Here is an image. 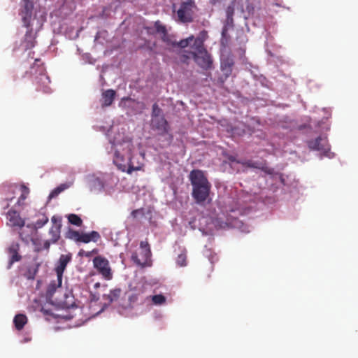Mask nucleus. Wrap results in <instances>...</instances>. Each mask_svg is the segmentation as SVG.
<instances>
[{
    "instance_id": "aec40b11",
    "label": "nucleus",
    "mask_w": 358,
    "mask_h": 358,
    "mask_svg": "<svg viewBox=\"0 0 358 358\" xmlns=\"http://www.w3.org/2000/svg\"><path fill=\"white\" fill-rule=\"evenodd\" d=\"M115 95H116L115 91L113 90H111V89L107 90L103 92L102 98H101L102 107L110 106L113 103V102L115 99Z\"/></svg>"
},
{
    "instance_id": "f3484780",
    "label": "nucleus",
    "mask_w": 358,
    "mask_h": 358,
    "mask_svg": "<svg viewBox=\"0 0 358 358\" xmlns=\"http://www.w3.org/2000/svg\"><path fill=\"white\" fill-rule=\"evenodd\" d=\"M9 224L11 227H22L24 225V220L22 219L17 211L15 210H9L6 214Z\"/></svg>"
},
{
    "instance_id": "20e7f679",
    "label": "nucleus",
    "mask_w": 358,
    "mask_h": 358,
    "mask_svg": "<svg viewBox=\"0 0 358 358\" xmlns=\"http://www.w3.org/2000/svg\"><path fill=\"white\" fill-rule=\"evenodd\" d=\"M131 148H129L127 157L117 150L115 152L113 162L117 166L118 169L122 171H126L127 173L131 174L134 171H140L142 165L134 166L132 162V157L131 155Z\"/></svg>"
},
{
    "instance_id": "f8f14e48",
    "label": "nucleus",
    "mask_w": 358,
    "mask_h": 358,
    "mask_svg": "<svg viewBox=\"0 0 358 358\" xmlns=\"http://www.w3.org/2000/svg\"><path fill=\"white\" fill-rule=\"evenodd\" d=\"M155 28L156 32L161 36V39L168 45L177 46L178 42L173 41L171 36L168 34L166 27L161 23L160 21L155 22Z\"/></svg>"
},
{
    "instance_id": "9b49d317",
    "label": "nucleus",
    "mask_w": 358,
    "mask_h": 358,
    "mask_svg": "<svg viewBox=\"0 0 358 358\" xmlns=\"http://www.w3.org/2000/svg\"><path fill=\"white\" fill-rule=\"evenodd\" d=\"M151 126L154 130H157L159 135L164 136L169 133V125L164 117L152 118Z\"/></svg>"
},
{
    "instance_id": "dca6fc26",
    "label": "nucleus",
    "mask_w": 358,
    "mask_h": 358,
    "mask_svg": "<svg viewBox=\"0 0 358 358\" xmlns=\"http://www.w3.org/2000/svg\"><path fill=\"white\" fill-rule=\"evenodd\" d=\"M240 163L244 166L257 169L268 174L273 173V169L267 166L266 163L264 161L256 162L252 160H245Z\"/></svg>"
},
{
    "instance_id": "a878e982",
    "label": "nucleus",
    "mask_w": 358,
    "mask_h": 358,
    "mask_svg": "<svg viewBox=\"0 0 358 358\" xmlns=\"http://www.w3.org/2000/svg\"><path fill=\"white\" fill-rule=\"evenodd\" d=\"M176 264L179 266H186L187 264V250L184 249L176 258Z\"/></svg>"
},
{
    "instance_id": "c85d7f7f",
    "label": "nucleus",
    "mask_w": 358,
    "mask_h": 358,
    "mask_svg": "<svg viewBox=\"0 0 358 358\" xmlns=\"http://www.w3.org/2000/svg\"><path fill=\"white\" fill-rule=\"evenodd\" d=\"M66 184H61L59 186L54 189L49 195L50 198H54L57 196L62 192L68 188Z\"/></svg>"
},
{
    "instance_id": "f257e3e1",
    "label": "nucleus",
    "mask_w": 358,
    "mask_h": 358,
    "mask_svg": "<svg viewBox=\"0 0 358 358\" xmlns=\"http://www.w3.org/2000/svg\"><path fill=\"white\" fill-rule=\"evenodd\" d=\"M207 38V31L203 30L196 38L191 35L187 38L180 40L177 43L178 47L184 49L189 46L191 49V50H184L182 51L180 55L182 62L187 63L188 60L193 59L195 63L201 69L205 70L212 69L213 59L204 45V42Z\"/></svg>"
},
{
    "instance_id": "9d476101",
    "label": "nucleus",
    "mask_w": 358,
    "mask_h": 358,
    "mask_svg": "<svg viewBox=\"0 0 358 358\" xmlns=\"http://www.w3.org/2000/svg\"><path fill=\"white\" fill-rule=\"evenodd\" d=\"M34 9V0H22L20 15L22 17L24 27H29L31 24Z\"/></svg>"
},
{
    "instance_id": "473e14b6",
    "label": "nucleus",
    "mask_w": 358,
    "mask_h": 358,
    "mask_svg": "<svg viewBox=\"0 0 358 358\" xmlns=\"http://www.w3.org/2000/svg\"><path fill=\"white\" fill-rule=\"evenodd\" d=\"M68 237L76 242H80L81 233L76 230H70L68 233Z\"/></svg>"
},
{
    "instance_id": "423d86ee",
    "label": "nucleus",
    "mask_w": 358,
    "mask_h": 358,
    "mask_svg": "<svg viewBox=\"0 0 358 358\" xmlns=\"http://www.w3.org/2000/svg\"><path fill=\"white\" fill-rule=\"evenodd\" d=\"M196 8L194 0L182 1L177 11L178 21L182 23L193 21L194 10Z\"/></svg>"
},
{
    "instance_id": "ea45409f",
    "label": "nucleus",
    "mask_w": 358,
    "mask_h": 358,
    "mask_svg": "<svg viewBox=\"0 0 358 358\" xmlns=\"http://www.w3.org/2000/svg\"><path fill=\"white\" fill-rule=\"evenodd\" d=\"M20 238L22 239V241H25V242H28V238H24L22 236V233L20 234Z\"/></svg>"
},
{
    "instance_id": "72a5a7b5",
    "label": "nucleus",
    "mask_w": 358,
    "mask_h": 358,
    "mask_svg": "<svg viewBox=\"0 0 358 358\" xmlns=\"http://www.w3.org/2000/svg\"><path fill=\"white\" fill-rule=\"evenodd\" d=\"M144 215V211H143V208H139V209H136V210H134L131 213V215L134 217V218H136L138 217V215Z\"/></svg>"
},
{
    "instance_id": "7c9ffc66",
    "label": "nucleus",
    "mask_w": 358,
    "mask_h": 358,
    "mask_svg": "<svg viewBox=\"0 0 358 358\" xmlns=\"http://www.w3.org/2000/svg\"><path fill=\"white\" fill-rule=\"evenodd\" d=\"M48 217L45 215H41V217H39L36 223H35V227L36 228H41L43 227L45 224H47L48 222Z\"/></svg>"
},
{
    "instance_id": "393cba45",
    "label": "nucleus",
    "mask_w": 358,
    "mask_h": 358,
    "mask_svg": "<svg viewBox=\"0 0 358 358\" xmlns=\"http://www.w3.org/2000/svg\"><path fill=\"white\" fill-rule=\"evenodd\" d=\"M138 301V294L136 293H132L128 296V302L126 303H121L120 305L124 308H132L134 306Z\"/></svg>"
},
{
    "instance_id": "39448f33",
    "label": "nucleus",
    "mask_w": 358,
    "mask_h": 358,
    "mask_svg": "<svg viewBox=\"0 0 358 358\" xmlns=\"http://www.w3.org/2000/svg\"><path fill=\"white\" fill-rule=\"evenodd\" d=\"M140 248L141 250L140 256L136 252L132 253L131 257L132 262L141 267L150 266L152 252L148 242L141 241Z\"/></svg>"
},
{
    "instance_id": "0eeeda50",
    "label": "nucleus",
    "mask_w": 358,
    "mask_h": 358,
    "mask_svg": "<svg viewBox=\"0 0 358 358\" xmlns=\"http://www.w3.org/2000/svg\"><path fill=\"white\" fill-rule=\"evenodd\" d=\"M94 268L103 278L110 280L113 278V271L108 260L102 256H96L93 259Z\"/></svg>"
},
{
    "instance_id": "412c9836",
    "label": "nucleus",
    "mask_w": 358,
    "mask_h": 358,
    "mask_svg": "<svg viewBox=\"0 0 358 358\" xmlns=\"http://www.w3.org/2000/svg\"><path fill=\"white\" fill-rule=\"evenodd\" d=\"M100 238L99 234L96 231H92L89 234L81 233V237L80 242L84 243H88L90 241L97 242Z\"/></svg>"
},
{
    "instance_id": "7ed1b4c3",
    "label": "nucleus",
    "mask_w": 358,
    "mask_h": 358,
    "mask_svg": "<svg viewBox=\"0 0 358 358\" xmlns=\"http://www.w3.org/2000/svg\"><path fill=\"white\" fill-rule=\"evenodd\" d=\"M26 74H29L34 79L37 91H41L45 94L52 92L50 87V78L47 75L45 68L41 59H36L29 71L26 72Z\"/></svg>"
},
{
    "instance_id": "c9c22d12",
    "label": "nucleus",
    "mask_w": 358,
    "mask_h": 358,
    "mask_svg": "<svg viewBox=\"0 0 358 358\" xmlns=\"http://www.w3.org/2000/svg\"><path fill=\"white\" fill-rule=\"evenodd\" d=\"M97 252H98L97 250L94 249V250H93L92 251L86 252L85 253V256L86 257H90L93 253L96 254V253H97Z\"/></svg>"
},
{
    "instance_id": "ddd939ff",
    "label": "nucleus",
    "mask_w": 358,
    "mask_h": 358,
    "mask_svg": "<svg viewBox=\"0 0 358 358\" xmlns=\"http://www.w3.org/2000/svg\"><path fill=\"white\" fill-rule=\"evenodd\" d=\"M52 226L49 230L51 236V242L55 243L60 238V230L62 227V218L57 216H52L51 218Z\"/></svg>"
},
{
    "instance_id": "c756f323",
    "label": "nucleus",
    "mask_w": 358,
    "mask_h": 358,
    "mask_svg": "<svg viewBox=\"0 0 358 358\" xmlns=\"http://www.w3.org/2000/svg\"><path fill=\"white\" fill-rule=\"evenodd\" d=\"M39 266H40V264H36L34 267H29L27 269V272L26 274V277L27 279H31V280L34 279L35 275H36V273L38 272Z\"/></svg>"
},
{
    "instance_id": "6e6552de",
    "label": "nucleus",
    "mask_w": 358,
    "mask_h": 358,
    "mask_svg": "<svg viewBox=\"0 0 358 358\" xmlns=\"http://www.w3.org/2000/svg\"><path fill=\"white\" fill-rule=\"evenodd\" d=\"M71 259V255H62L59 259L58 264L55 268V272L57 276V287H61L62 282V276L64 270L68 264V263ZM56 289L55 283H51L49 286L48 291L50 292H54Z\"/></svg>"
},
{
    "instance_id": "6ab92c4d",
    "label": "nucleus",
    "mask_w": 358,
    "mask_h": 358,
    "mask_svg": "<svg viewBox=\"0 0 358 358\" xmlns=\"http://www.w3.org/2000/svg\"><path fill=\"white\" fill-rule=\"evenodd\" d=\"M122 294V290L120 288H115L110 291L109 294H103V299L107 301L108 303L117 302Z\"/></svg>"
},
{
    "instance_id": "f03ea898",
    "label": "nucleus",
    "mask_w": 358,
    "mask_h": 358,
    "mask_svg": "<svg viewBox=\"0 0 358 358\" xmlns=\"http://www.w3.org/2000/svg\"><path fill=\"white\" fill-rule=\"evenodd\" d=\"M189 179L192 186V196L195 202L203 205L209 199L211 184L203 171L193 169L189 175Z\"/></svg>"
},
{
    "instance_id": "2f4dec72",
    "label": "nucleus",
    "mask_w": 358,
    "mask_h": 358,
    "mask_svg": "<svg viewBox=\"0 0 358 358\" xmlns=\"http://www.w3.org/2000/svg\"><path fill=\"white\" fill-rule=\"evenodd\" d=\"M157 117H164V115H162V110L155 103L152 105V118Z\"/></svg>"
},
{
    "instance_id": "4be33fe9",
    "label": "nucleus",
    "mask_w": 358,
    "mask_h": 358,
    "mask_svg": "<svg viewBox=\"0 0 358 358\" xmlns=\"http://www.w3.org/2000/svg\"><path fill=\"white\" fill-rule=\"evenodd\" d=\"M27 321L28 320L25 315L17 314L13 319V323L15 329L18 331L22 330L27 323Z\"/></svg>"
},
{
    "instance_id": "a19ab883",
    "label": "nucleus",
    "mask_w": 358,
    "mask_h": 358,
    "mask_svg": "<svg viewBox=\"0 0 358 358\" xmlns=\"http://www.w3.org/2000/svg\"><path fill=\"white\" fill-rule=\"evenodd\" d=\"M101 286V283L100 282H96L94 285V289H98L99 287H100Z\"/></svg>"
},
{
    "instance_id": "2eb2a0df",
    "label": "nucleus",
    "mask_w": 358,
    "mask_h": 358,
    "mask_svg": "<svg viewBox=\"0 0 358 358\" xmlns=\"http://www.w3.org/2000/svg\"><path fill=\"white\" fill-rule=\"evenodd\" d=\"M20 245L17 243H12L8 248V252L10 255V260L8 268H10L13 263L19 262L22 259V256L19 255Z\"/></svg>"
},
{
    "instance_id": "a211bd4d",
    "label": "nucleus",
    "mask_w": 358,
    "mask_h": 358,
    "mask_svg": "<svg viewBox=\"0 0 358 358\" xmlns=\"http://www.w3.org/2000/svg\"><path fill=\"white\" fill-rule=\"evenodd\" d=\"M234 64V59L231 55L221 58V69L226 76L231 75Z\"/></svg>"
},
{
    "instance_id": "f704fd0d",
    "label": "nucleus",
    "mask_w": 358,
    "mask_h": 358,
    "mask_svg": "<svg viewBox=\"0 0 358 358\" xmlns=\"http://www.w3.org/2000/svg\"><path fill=\"white\" fill-rule=\"evenodd\" d=\"M33 244L35 245V250L36 252L41 251L43 250L42 245L40 241L38 239H32Z\"/></svg>"
},
{
    "instance_id": "b1692460",
    "label": "nucleus",
    "mask_w": 358,
    "mask_h": 358,
    "mask_svg": "<svg viewBox=\"0 0 358 358\" xmlns=\"http://www.w3.org/2000/svg\"><path fill=\"white\" fill-rule=\"evenodd\" d=\"M17 186H10L6 188L5 189L6 191V193L5 194L4 201L6 202V203L4 206V208H7L9 206V201H11L14 199L13 194L15 193V190L17 189Z\"/></svg>"
},
{
    "instance_id": "79ce46f5",
    "label": "nucleus",
    "mask_w": 358,
    "mask_h": 358,
    "mask_svg": "<svg viewBox=\"0 0 358 358\" xmlns=\"http://www.w3.org/2000/svg\"><path fill=\"white\" fill-rule=\"evenodd\" d=\"M85 252H85L83 250H80V252H79V253H78V255H79V256H83V255H85Z\"/></svg>"
},
{
    "instance_id": "5701e85b",
    "label": "nucleus",
    "mask_w": 358,
    "mask_h": 358,
    "mask_svg": "<svg viewBox=\"0 0 358 358\" xmlns=\"http://www.w3.org/2000/svg\"><path fill=\"white\" fill-rule=\"evenodd\" d=\"M19 190L20 191L21 194L18 198L15 206L20 207L24 205V201L29 194V189L23 184L19 187Z\"/></svg>"
},
{
    "instance_id": "cd10ccee",
    "label": "nucleus",
    "mask_w": 358,
    "mask_h": 358,
    "mask_svg": "<svg viewBox=\"0 0 358 358\" xmlns=\"http://www.w3.org/2000/svg\"><path fill=\"white\" fill-rule=\"evenodd\" d=\"M150 297H151L152 303L157 306L162 305V304L165 303V302L166 301V297L162 294H157V295L151 296Z\"/></svg>"
},
{
    "instance_id": "e433bc0d",
    "label": "nucleus",
    "mask_w": 358,
    "mask_h": 358,
    "mask_svg": "<svg viewBox=\"0 0 358 358\" xmlns=\"http://www.w3.org/2000/svg\"><path fill=\"white\" fill-rule=\"evenodd\" d=\"M50 246V242L49 241H45L43 243V245L42 246L43 249L48 250Z\"/></svg>"
},
{
    "instance_id": "4c0bfd02",
    "label": "nucleus",
    "mask_w": 358,
    "mask_h": 358,
    "mask_svg": "<svg viewBox=\"0 0 358 358\" xmlns=\"http://www.w3.org/2000/svg\"><path fill=\"white\" fill-rule=\"evenodd\" d=\"M227 33V29L226 27H224L223 28V29H222V36L223 38L226 36Z\"/></svg>"
},
{
    "instance_id": "4468645a",
    "label": "nucleus",
    "mask_w": 358,
    "mask_h": 358,
    "mask_svg": "<svg viewBox=\"0 0 358 358\" xmlns=\"http://www.w3.org/2000/svg\"><path fill=\"white\" fill-rule=\"evenodd\" d=\"M308 145L310 150L322 151L324 153H327L329 150L327 139L321 136H318L314 140L309 141Z\"/></svg>"
},
{
    "instance_id": "bb28decb",
    "label": "nucleus",
    "mask_w": 358,
    "mask_h": 358,
    "mask_svg": "<svg viewBox=\"0 0 358 358\" xmlns=\"http://www.w3.org/2000/svg\"><path fill=\"white\" fill-rule=\"evenodd\" d=\"M69 222L75 226L80 227L83 224L82 219L76 214H70L68 215Z\"/></svg>"
},
{
    "instance_id": "58836bf2",
    "label": "nucleus",
    "mask_w": 358,
    "mask_h": 358,
    "mask_svg": "<svg viewBox=\"0 0 358 358\" xmlns=\"http://www.w3.org/2000/svg\"><path fill=\"white\" fill-rule=\"evenodd\" d=\"M222 0H210L211 4H215L217 3L221 2Z\"/></svg>"
},
{
    "instance_id": "1a4fd4ad",
    "label": "nucleus",
    "mask_w": 358,
    "mask_h": 358,
    "mask_svg": "<svg viewBox=\"0 0 358 358\" xmlns=\"http://www.w3.org/2000/svg\"><path fill=\"white\" fill-rule=\"evenodd\" d=\"M42 26L43 23H41L38 26V28L35 31H34L32 24H30L29 27H25L27 29V30L20 43V47L23 50L27 51L35 47V45L37 43V32L42 27Z\"/></svg>"
}]
</instances>
